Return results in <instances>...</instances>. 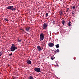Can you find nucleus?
Here are the masks:
<instances>
[{
	"label": "nucleus",
	"mask_w": 79,
	"mask_h": 79,
	"mask_svg": "<svg viewBox=\"0 0 79 79\" xmlns=\"http://www.w3.org/2000/svg\"><path fill=\"white\" fill-rule=\"evenodd\" d=\"M0 34H1V32H0Z\"/></svg>",
	"instance_id": "obj_28"
},
{
	"label": "nucleus",
	"mask_w": 79,
	"mask_h": 79,
	"mask_svg": "<svg viewBox=\"0 0 79 79\" xmlns=\"http://www.w3.org/2000/svg\"><path fill=\"white\" fill-rule=\"evenodd\" d=\"M34 70L38 73H40V69L39 68H36L34 69Z\"/></svg>",
	"instance_id": "obj_4"
},
{
	"label": "nucleus",
	"mask_w": 79,
	"mask_h": 79,
	"mask_svg": "<svg viewBox=\"0 0 79 79\" xmlns=\"http://www.w3.org/2000/svg\"><path fill=\"white\" fill-rule=\"evenodd\" d=\"M47 23H44L43 24L42 28L43 29H45L47 27Z\"/></svg>",
	"instance_id": "obj_5"
},
{
	"label": "nucleus",
	"mask_w": 79,
	"mask_h": 79,
	"mask_svg": "<svg viewBox=\"0 0 79 79\" xmlns=\"http://www.w3.org/2000/svg\"><path fill=\"white\" fill-rule=\"evenodd\" d=\"M60 50L59 49H57L56 50L54 51V53H57V52H59Z\"/></svg>",
	"instance_id": "obj_11"
},
{
	"label": "nucleus",
	"mask_w": 79,
	"mask_h": 79,
	"mask_svg": "<svg viewBox=\"0 0 79 79\" xmlns=\"http://www.w3.org/2000/svg\"><path fill=\"white\" fill-rule=\"evenodd\" d=\"M51 60H53V57H51Z\"/></svg>",
	"instance_id": "obj_23"
},
{
	"label": "nucleus",
	"mask_w": 79,
	"mask_h": 79,
	"mask_svg": "<svg viewBox=\"0 0 79 79\" xmlns=\"http://www.w3.org/2000/svg\"><path fill=\"white\" fill-rule=\"evenodd\" d=\"M9 56H11L12 55V53H11V54H9Z\"/></svg>",
	"instance_id": "obj_22"
},
{
	"label": "nucleus",
	"mask_w": 79,
	"mask_h": 79,
	"mask_svg": "<svg viewBox=\"0 0 79 79\" xmlns=\"http://www.w3.org/2000/svg\"><path fill=\"white\" fill-rule=\"evenodd\" d=\"M25 28L26 31L28 32H29V31H30V27H25Z\"/></svg>",
	"instance_id": "obj_8"
},
{
	"label": "nucleus",
	"mask_w": 79,
	"mask_h": 79,
	"mask_svg": "<svg viewBox=\"0 0 79 79\" xmlns=\"http://www.w3.org/2000/svg\"><path fill=\"white\" fill-rule=\"evenodd\" d=\"M69 10V8H68L67 9V10H66V12H68V10Z\"/></svg>",
	"instance_id": "obj_19"
},
{
	"label": "nucleus",
	"mask_w": 79,
	"mask_h": 79,
	"mask_svg": "<svg viewBox=\"0 0 79 79\" xmlns=\"http://www.w3.org/2000/svg\"><path fill=\"white\" fill-rule=\"evenodd\" d=\"M62 23L63 25H64V23H65V21H64V20H62Z\"/></svg>",
	"instance_id": "obj_12"
},
{
	"label": "nucleus",
	"mask_w": 79,
	"mask_h": 79,
	"mask_svg": "<svg viewBox=\"0 0 79 79\" xmlns=\"http://www.w3.org/2000/svg\"><path fill=\"white\" fill-rule=\"evenodd\" d=\"M27 63H28V64H31V61L30 60H27Z\"/></svg>",
	"instance_id": "obj_9"
},
{
	"label": "nucleus",
	"mask_w": 79,
	"mask_h": 79,
	"mask_svg": "<svg viewBox=\"0 0 79 79\" xmlns=\"http://www.w3.org/2000/svg\"><path fill=\"white\" fill-rule=\"evenodd\" d=\"M37 50H38V51H41V50H42V49H43V48H42L41 47H40V46H38L37 47Z\"/></svg>",
	"instance_id": "obj_6"
},
{
	"label": "nucleus",
	"mask_w": 79,
	"mask_h": 79,
	"mask_svg": "<svg viewBox=\"0 0 79 79\" xmlns=\"http://www.w3.org/2000/svg\"><path fill=\"white\" fill-rule=\"evenodd\" d=\"M7 9L8 10H10L13 11H15V10H16V9L15 8L13 7V6H8L6 7Z\"/></svg>",
	"instance_id": "obj_2"
},
{
	"label": "nucleus",
	"mask_w": 79,
	"mask_h": 79,
	"mask_svg": "<svg viewBox=\"0 0 79 79\" xmlns=\"http://www.w3.org/2000/svg\"><path fill=\"white\" fill-rule=\"evenodd\" d=\"M48 15V13L47 12L46 14V17H47Z\"/></svg>",
	"instance_id": "obj_17"
},
{
	"label": "nucleus",
	"mask_w": 79,
	"mask_h": 79,
	"mask_svg": "<svg viewBox=\"0 0 79 79\" xmlns=\"http://www.w3.org/2000/svg\"><path fill=\"white\" fill-rule=\"evenodd\" d=\"M72 15H74V13H73V12H72Z\"/></svg>",
	"instance_id": "obj_24"
},
{
	"label": "nucleus",
	"mask_w": 79,
	"mask_h": 79,
	"mask_svg": "<svg viewBox=\"0 0 79 79\" xmlns=\"http://www.w3.org/2000/svg\"><path fill=\"white\" fill-rule=\"evenodd\" d=\"M21 29V30H22L23 32V31H24V30H23V29Z\"/></svg>",
	"instance_id": "obj_25"
},
{
	"label": "nucleus",
	"mask_w": 79,
	"mask_h": 79,
	"mask_svg": "<svg viewBox=\"0 0 79 79\" xmlns=\"http://www.w3.org/2000/svg\"><path fill=\"white\" fill-rule=\"evenodd\" d=\"M21 39H20V40H19V39H18V42H21Z\"/></svg>",
	"instance_id": "obj_15"
},
{
	"label": "nucleus",
	"mask_w": 79,
	"mask_h": 79,
	"mask_svg": "<svg viewBox=\"0 0 79 79\" xmlns=\"http://www.w3.org/2000/svg\"><path fill=\"white\" fill-rule=\"evenodd\" d=\"M15 77H14V78H13V79H15Z\"/></svg>",
	"instance_id": "obj_26"
},
{
	"label": "nucleus",
	"mask_w": 79,
	"mask_h": 79,
	"mask_svg": "<svg viewBox=\"0 0 79 79\" xmlns=\"http://www.w3.org/2000/svg\"><path fill=\"white\" fill-rule=\"evenodd\" d=\"M69 26H71V22H69L68 23Z\"/></svg>",
	"instance_id": "obj_14"
},
{
	"label": "nucleus",
	"mask_w": 79,
	"mask_h": 79,
	"mask_svg": "<svg viewBox=\"0 0 79 79\" xmlns=\"http://www.w3.org/2000/svg\"><path fill=\"white\" fill-rule=\"evenodd\" d=\"M56 47L57 48H59V44H57L56 45Z\"/></svg>",
	"instance_id": "obj_13"
},
{
	"label": "nucleus",
	"mask_w": 79,
	"mask_h": 79,
	"mask_svg": "<svg viewBox=\"0 0 79 79\" xmlns=\"http://www.w3.org/2000/svg\"><path fill=\"white\" fill-rule=\"evenodd\" d=\"M44 39V35L43 33H41L40 35V41L43 40Z\"/></svg>",
	"instance_id": "obj_3"
},
{
	"label": "nucleus",
	"mask_w": 79,
	"mask_h": 79,
	"mask_svg": "<svg viewBox=\"0 0 79 79\" xmlns=\"http://www.w3.org/2000/svg\"><path fill=\"white\" fill-rule=\"evenodd\" d=\"M73 9H75V7L74 6H73L72 7Z\"/></svg>",
	"instance_id": "obj_21"
},
{
	"label": "nucleus",
	"mask_w": 79,
	"mask_h": 79,
	"mask_svg": "<svg viewBox=\"0 0 79 79\" xmlns=\"http://www.w3.org/2000/svg\"><path fill=\"white\" fill-rule=\"evenodd\" d=\"M63 15V11L62 10H61L60 11V16H62V15Z\"/></svg>",
	"instance_id": "obj_10"
},
{
	"label": "nucleus",
	"mask_w": 79,
	"mask_h": 79,
	"mask_svg": "<svg viewBox=\"0 0 79 79\" xmlns=\"http://www.w3.org/2000/svg\"><path fill=\"white\" fill-rule=\"evenodd\" d=\"M3 55V54L2 53V51L0 52V56H2V55Z\"/></svg>",
	"instance_id": "obj_16"
},
{
	"label": "nucleus",
	"mask_w": 79,
	"mask_h": 79,
	"mask_svg": "<svg viewBox=\"0 0 79 79\" xmlns=\"http://www.w3.org/2000/svg\"><path fill=\"white\" fill-rule=\"evenodd\" d=\"M48 45L49 47H52L54 46V44L52 43H49L48 44Z\"/></svg>",
	"instance_id": "obj_7"
},
{
	"label": "nucleus",
	"mask_w": 79,
	"mask_h": 79,
	"mask_svg": "<svg viewBox=\"0 0 79 79\" xmlns=\"http://www.w3.org/2000/svg\"><path fill=\"white\" fill-rule=\"evenodd\" d=\"M53 24H55L56 23H55V21H54L53 22H52Z\"/></svg>",
	"instance_id": "obj_20"
},
{
	"label": "nucleus",
	"mask_w": 79,
	"mask_h": 79,
	"mask_svg": "<svg viewBox=\"0 0 79 79\" xmlns=\"http://www.w3.org/2000/svg\"><path fill=\"white\" fill-rule=\"evenodd\" d=\"M8 66H10V65H8Z\"/></svg>",
	"instance_id": "obj_27"
},
{
	"label": "nucleus",
	"mask_w": 79,
	"mask_h": 79,
	"mask_svg": "<svg viewBox=\"0 0 79 79\" xmlns=\"http://www.w3.org/2000/svg\"><path fill=\"white\" fill-rule=\"evenodd\" d=\"M12 46L10 47V50L11 52H14L15 51V50L18 49V47H15V45L14 44H12Z\"/></svg>",
	"instance_id": "obj_1"
},
{
	"label": "nucleus",
	"mask_w": 79,
	"mask_h": 79,
	"mask_svg": "<svg viewBox=\"0 0 79 79\" xmlns=\"http://www.w3.org/2000/svg\"><path fill=\"white\" fill-rule=\"evenodd\" d=\"M5 20H6V21H8V19L6 18Z\"/></svg>",
	"instance_id": "obj_18"
}]
</instances>
